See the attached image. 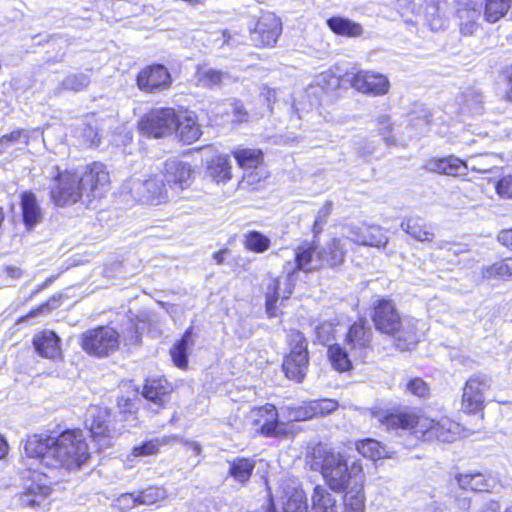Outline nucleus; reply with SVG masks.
I'll use <instances>...</instances> for the list:
<instances>
[{"label": "nucleus", "instance_id": "52", "mask_svg": "<svg viewBox=\"0 0 512 512\" xmlns=\"http://www.w3.org/2000/svg\"><path fill=\"white\" fill-rule=\"evenodd\" d=\"M28 134L25 130L17 129L10 134L3 135L0 138V154L4 153L10 146L17 143H27Z\"/></svg>", "mask_w": 512, "mask_h": 512}, {"label": "nucleus", "instance_id": "19", "mask_svg": "<svg viewBox=\"0 0 512 512\" xmlns=\"http://www.w3.org/2000/svg\"><path fill=\"white\" fill-rule=\"evenodd\" d=\"M456 481L461 489L474 492H488L496 485V478L481 472H467L456 475Z\"/></svg>", "mask_w": 512, "mask_h": 512}, {"label": "nucleus", "instance_id": "59", "mask_svg": "<svg viewBox=\"0 0 512 512\" xmlns=\"http://www.w3.org/2000/svg\"><path fill=\"white\" fill-rule=\"evenodd\" d=\"M495 189L500 197L512 199V176L509 175L500 179L496 183Z\"/></svg>", "mask_w": 512, "mask_h": 512}, {"label": "nucleus", "instance_id": "8", "mask_svg": "<svg viewBox=\"0 0 512 512\" xmlns=\"http://www.w3.org/2000/svg\"><path fill=\"white\" fill-rule=\"evenodd\" d=\"M491 386V379L485 374L470 377L463 388L462 409L466 413L480 412L484 407L485 392Z\"/></svg>", "mask_w": 512, "mask_h": 512}, {"label": "nucleus", "instance_id": "61", "mask_svg": "<svg viewBox=\"0 0 512 512\" xmlns=\"http://www.w3.org/2000/svg\"><path fill=\"white\" fill-rule=\"evenodd\" d=\"M57 307H58V300L56 298H51L47 302L41 304L35 310H32L29 315L36 316L40 313L50 312L51 310L56 309Z\"/></svg>", "mask_w": 512, "mask_h": 512}, {"label": "nucleus", "instance_id": "22", "mask_svg": "<svg viewBox=\"0 0 512 512\" xmlns=\"http://www.w3.org/2000/svg\"><path fill=\"white\" fill-rule=\"evenodd\" d=\"M111 415L106 408L95 407L90 411L86 424L94 438L112 437L114 429L111 428Z\"/></svg>", "mask_w": 512, "mask_h": 512}, {"label": "nucleus", "instance_id": "5", "mask_svg": "<svg viewBox=\"0 0 512 512\" xmlns=\"http://www.w3.org/2000/svg\"><path fill=\"white\" fill-rule=\"evenodd\" d=\"M126 188L136 201L151 205L165 203L172 196L164 179L159 175L145 181L132 178L127 182Z\"/></svg>", "mask_w": 512, "mask_h": 512}, {"label": "nucleus", "instance_id": "42", "mask_svg": "<svg viewBox=\"0 0 512 512\" xmlns=\"http://www.w3.org/2000/svg\"><path fill=\"white\" fill-rule=\"evenodd\" d=\"M191 335L192 329L189 328L185 331L181 340H179L170 350L173 363L179 368H185L187 366V350L190 347Z\"/></svg>", "mask_w": 512, "mask_h": 512}, {"label": "nucleus", "instance_id": "53", "mask_svg": "<svg viewBox=\"0 0 512 512\" xmlns=\"http://www.w3.org/2000/svg\"><path fill=\"white\" fill-rule=\"evenodd\" d=\"M309 409V402L297 407H286L283 410L284 416L289 421H305L313 418V414Z\"/></svg>", "mask_w": 512, "mask_h": 512}, {"label": "nucleus", "instance_id": "39", "mask_svg": "<svg viewBox=\"0 0 512 512\" xmlns=\"http://www.w3.org/2000/svg\"><path fill=\"white\" fill-rule=\"evenodd\" d=\"M229 79L227 72L209 68L206 70H198L196 73L197 86L203 88L220 87L226 80Z\"/></svg>", "mask_w": 512, "mask_h": 512}, {"label": "nucleus", "instance_id": "11", "mask_svg": "<svg viewBox=\"0 0 512 512\" xmlns=\"http://www.w3.org/2000/svg\"><path fill=\"white\" fill-rule=\"evenodd\" d=\"M193 170L188 163L177 159H169L164 163V174L161 176L171 195L187 188L192 183Z\"/></svg>", "mask_w": 512, "mask_h": 512}, {"label": "nucleus", "instance_id": "37", "mask_svg": "<svg viewBox=\"0 0 512 512\" xmlns=\"http://www.w3.org/2000/svg\"><path fill=\"white\" fill-rule=\"evenodd\" d=\"M500 163V158L493 153L480 154L475 156H470L465 165V171L467 169H471L474 172L478 173H489L492 172L494 168H497Z\"/></svg>", "mask_w": 512, "mask_h": 512}, {"label": "nucleus", "instance_id": "36", "mask_svg": "<svg viewBox=\"0 0 512 512\" xmlns=\"http://www.w3.org/2000/svg\"><path fill=\"white\" fill-rule=\"evenodd\" d=\"M353 235L351 240L364 246L380 247L387 242L386 238L381 234L380 226H360Z\"/></svg>", "mask_w": 512, "mask_h": 512}, {"label": "nucleus", "instance_id": "43", "mask_svg": "<svg viewBox=\"0 0 512 512\" xmlns=\"http://www.w3.org/2000/svg\"><path fill=\"white\" fill-rule=\"evenodd\" d=\"M346 241L347 239H333L328 244L327 248L322 251V255H324V265L337 266L343 262Z\"/></svg>", "mask_w": 512, "mask_h": 512}, {"label": "nucleus", "instance_id": "16", "mask_svg": "<svg viewBox=\"0 0 512 512\" xmlns=\"http://www.w3.org/2000/svg\"><path fill=\"white\" fill-rule=\"evenodd\" d=\"M352 86L367 94L375 96L384 95L389 90V81L382 74H376L370 71H359L351 79Z\"/></svg>", "mask_w": 512, "mask_h": 512}, {"label": "nucleus", "instance_id": "14", "mask_svg": "<svg viewBox=\"0 0 512 512\" xmlns=\"http://www.w3.org/2000/svg\"><path fill=\"white\" fill-rule=\"evenodd\" d=\"M255 430L266 437H274L279 434V414L272 404L253 408L248 416Z\"/></svg>", "mask_w": 512, "mask_h": 512}, {"label": "nucleus", "instance_id": "13", "mask_svg": "<svg viewBox=\"0 0 512 512\" xmlns=\"http://www.w3.org/2000/svg\"><path fill=\"white\" fill-rule=\"evenodd\" d=\"M137 86L141 91L157 93L171 86V76L167 68L156 64L144 68L137 76Z\"/></svg>", "mask_w": 512, "mask_h": 512}, {"label": "nucleus", "instance_id": "7", "mask_svg": "<svg viewBox=\"0 0 512 512\" xmlns=\"http://www.w3.org/2000/svg\"><path fill=\"white\" fill-rule=\"evenodd\" d=\"M55 182L56 185L51 189V198L58 206L74 204L85 196L81 180L76 173H60Z\"/></svg>", "mask_w": 512, "mask_h": 512}, {"label": "nucleus", "instance_id": "55", "mask_svg": "<svg viewBox=\"0 0 512 512\" xmlns=\"http://www.w3.org/2000/svg\"><path fill=\"white\" fill-rule=\"evenodd\" d=\"M405 391L420 398H425L430 393L428 384L421 378L410 379L406 384Z\"/></svg>", "mask_w": 512, "mask_h": 512}, {"label": "nucleus", "instance_id": "26", "mask_svg": "<svg viewBox=\"0 0 512 512\" xmlns=\"http://www.w3.org/2000/svg\"><path fill=\"white\" fill-rule=\"evenodd\" d=\"M290 276L285 279V288L282 291L281 282L278 278H273L270 281L268 292L266 293V311L269 317L277 316L276 302L279 299H288L292 294V286L290 283Z\"/></svg>", "mask_w": 512, "mask_h": 512}, {"label": "nucleus", "instance_id": "10", "mask_svg": "<svg viewBox=\"0 0 512 512\" xmlns=\"http://www.w3.org/2000/svg\"><path fill=\"white\" fill-rule=\"evenodd\" d=\"M282 32L280 19L272 12L263 13L254 29L250 31L251 40L257 47H273Z\"/></svg>", "mask_w": 512, "mask_h": 512}, {"label": "nucleus", "instance_id": "54", "mask_svg": "<svg viewBox=\"0 0 512 512\" xmlns=\"http://www.w3.org/2000/svg\"><path fill=\"white\" fill-rule=\"evenodd\" d=\"M334 324L332 322H322L315 326L316 341L326 345L334 339Z\"/></svg>", "mask_w": 512, "mask_h": 512}, {"label": "nucleus", "instance_id": "20", "mask_svg": "<svg viewBox=\"0 0 512 512\" xmlns=\"http://www.w3.org/2000/svg\"><path fill=\"white\" fill-rule=\"evenodd\" d=\"M309 356L308 352L290 351L285 357L282 367L287 378L301 382L308 370Z\"/></svg>", "mask_w": 512, "mask_h": 512}, {"label": "nucleus", "instance_id": "41", "mask_svg": "<svg viewBox=\"0 0 512 512\" xmlns=\"http://www.w3.org/2000/svg\"><path fill=\"white\" fill-rule=\"evenodd\" d=\"M174 440H180L178 435L156 437L154 439L143 442L133 447L132 454L134 456H150L158 453L159 448L163 445L170 444Z\"/></svg>", "mask_w": 512, "mask_h": 512}, {"label": "nucleus", "instance_id": "30", "mask_svg": "<svg viewBox=\"0 0 512 512\" xmlns=\"http://www.w3.org/2000/svg\"><path fill=\"white\" fill-rule=\"evenodd\" d=\"M37 353L46 358H55L60 354L59 338L53 331H43L33 339Z\"/></svg>", "mask_w": 512, "mask_h": 512}, {"label": "nucleus", "instance_id": "38", "mask_svg": "<svg viewBox=\"0 0 512 512\" xmlns=\"http://www.w3.org/2000/svg\"><path fill=\"white\" fill-rule=\"evenodd\" d=\"M342 512H365V497L363 482L356 484L346 491L343 499Z\"/></svg>", "mask_w": 512, "mask_h": 512}, {"label": "nucleus", "instance_id": "18", "mask_svg": "<svg viewBox=\"0 0 512 512\" xmlns=\"http://www.w3.org/2000/svg\"><path fill=\"white\" fill-rule=\"evenodd\" d=\"M420 321L405 317L400 319V326L392 335L396 341V346L400 350H410L420 339L419 334Z\"/></svg>", "mask_w": 512, "mask_h": 512}, {"label": "nucleus", "instance_id": "51", "mask_svg": "<svg viewBox=\"0 0 512 512\" xmlns=\"http://www.w3.org/2000/svg\"><path fill=\"white\" fill-rule=\"evenodd\" d=\"M267 178V171L260 167L252 171L244 172L241 185L243 187H250L251 189H258L261 182Z\"/></svg>", "mask_w": 512, "mask_h": 512}, {"label": "nucleus", "instance_id": "27", "mask_svg": "<svg viewBox=\"0 0 512 512\" xmlns=\"http://www.w3.org/2000/svg\"><path fill=\"white\" fill-rule=\"evenodd\" d=\"M425 168L431 172L450 176L465 174L464 161L454 156L429 159L425 164Z\"/></svg>", "mask_w": 512, "mask_h": 512}, {"label": "nucleus", "instance_id": "25", "mask_svg": "<svg viewBox=\"0 0 512 512\" xmlns=\"http://www.w3.org/2000/svg\"><path fill=\"white\" fill-rule=\"evenodd\" d=\"M171 386L167 380L158 378L147 380L144 389L143 396L158 408H163L169 400L171 393Z\"/></svg>", "mask_w": 512, "mask_h": 512}, {"label": "nucleus", "instance_id": "64", "mask_svg": "<svg viewBox=\"0 0 512 512\" xmlns=\"http://www.w3.org/2000/svg\"><path fill=\"white\" fill-rule=\"evenodd\" d=\"M498 241L502 245L512 249V227L500 231L498 234Z\"/></svg>", "mask_w": 512, "mask_h": 512}, {"label": "nucleus", "instance_id": "50", "mask_svg": "<svg viewBox=\"0 0 512 512\" xmlns=\"http://www.w3.org/2000/svg\"><path fill=\"white\" fill-rule=\"evenodd\" d=\"M269 244L270 240L256 231L249 233L245 240L246 248L256 253L265 251L269 247Z\"/></svg>", "mask_w": 512, "mask_h": 512}, {"label": "nucleus", "instance_id": "34", "mask_svg": "<svg viewBox=\"0 0 512 512\" xmlns=\"http://www.w3.org/2000/svg\"><path fill=\"white\" fill-rule=\"evenodd\" d=\"M21 209L24 224H38L44 220L42 209L36 196L30 191H25L21 194Z\"/></svg>", "mask_w": 512, "mask_h": 512}, {"label": "nucleus", "instance_id": "3", "mask_svg": "<svg viewBox=\"0 0 512 512\" xmlns=\"http://www.w3.org/2000/svg\"><path fill=\"white\" fill-rule=\"evenodd\" d=\"M311 457V468L319 470L328 487L335 492L345 491L364 480L362 465L358 460L349 462L344 454L326 445H316Z\"/></svg>", "mask_w": 512, "mask_h": 512}, {"label": "nucleus", "instance_id": "56", "mask_svg": "<svg viewBox=\"0 0 512 512\" xmlns=\"http://www.w3.org/2000/svg\"><path fill=\"white\" fill-rule=\"evenodd\" d=\"M406 233L417 241H430L434 237L431 226H406Z\"/></svg>", "mask_w": 512, "mask_h": 512}, {"label": "nucleus", "instance_id": "4", "mask_svg": "<svg viewBox=\"0 0 512 512\" xmlns=\"http://www.w3.org/2000/svg\"><path fill=\"white\" fill-rule=\"evenodd\" d=\"M119 333L109 326L85 331L80 337L82 349L89 355L104 358L119 348Z\"/></svg>", "mask_w": 512, "mask_h": 512}, {"label": "nucleus", "instance_id": "9", "mask_svg": "<svg viewBox=\"0 0 512 512\" xmlns=\"http://www.w3.org/2000/svg\"><path fill=\"white\" fill-rule=\"evenodd\" d=\"M79 179L81 180L87 202L102 196L110 187L109 173L101 163H93L81 177L79 176Z\"/></svg>", "mask_w": 512, "mask_h": 512}, {"label": "nucleus", "instance_id": "63", "mask_svg": "<svg viewBox=\"0 0 512 512\" xmlns=\"http://www.w3.org/2000/svg\"><path fill=\"white\" fill-rule=\"evenodd\" d=\"M505 75V98L512 101V66L507 68L504 72Z\"/></svg>", "mask_w": 512, "mask_h": 512}, {"label": "nucleus", "instance_id": "1", "mask_svg": "<svg viewBox=\"0 0 512 512\" xmlns=\"http://www.w3.org/2000/svg\"><path fill=\"white\" fill-rule=\"evenodd\" d=\"M24 451L50 468L79 469L90 457L81 430H66L58 436L32 434L24 442Z\"/></svg>", "mask_w": 512, "mask_h": 512}, {"label": "nucleus", "instance_id": "6", "mask_svg": "<svg viewBox=\"0 0 512 512\" xmlns=\"http://www.w3.org/2000/svg\"><path fill=\"white\" fill-rule=\"evenodd\" d=\"M177 114L172 108H159L150 111L139 121L138 128L143 135L161 138L174 132Z\"/></svg>", "mask_w": 512, "mask_h": 512}, {"label": "nucleus", "instance_id": "49", "mask_svg": "<svg viewBox=\"0 0 512 512\" xmlns=\"http://www.w3.org/2000/svg\"><path fill=\"white\" fill-rule=\"evenodd\" d=\"M338 402L333 399H321L309 402V409L313 417L323 416L332 413L338 408Z\"/></svg>", "mask_w": 512, "mask_h": 512}, {"label": "nucleus", "instance_id": "29", "mask_svg": "<svg viewBox=\"0 0 512 512\" xmlns=\"http://www.w3.org/2000/svg\"><path fill=\"white\" fill-rule=\"evenodd\" d=\"M238 166L245 172L252 171L262 167L264 157L260 149L236 147L232 151Z\"/></svg>", "mask_w": 512, "mask_h": 512}, {"label": "nucleus", "instance_id": "46", "mask_svg": "<svg viewBox=\"0 0 512 512\" xmlns=\"http://www.w3.org/2000/svg\"><path fill=\"white\" fill-rule=\"evenodd\" d=\"M90 84V78L87 74L79 72V73H71L68 74L63 81L61 82V86L59 91L61 90H71V91H81L88 87Z\"/></svg>", "mask_w": 512, "mask_h": 512}, {"label": "nucleus", "instance_id": "33", "mask_svg": "<svg viewBox=\"0 0 512 512\" xmlns=\"http://www.w3.org/2000/svg\"><path fill=\"white\" fill-rule=\"evenodd\" d=\"M311 501V512H339L337 500L321 485L314 487Z\"/></svg>", "mask_w": 512, "mask_h": 512}, {"label": "nucleus", "instance_id": "58", "mask_svg": "<svg viewBox=\"0 0 512 512\" xmlns=\"http://www.w3.org/2000/svg\"><path fill=\"white\" fill-rule=\"evenodd\" d=\"M115 505L121 510L126 511L139 505L138 493H125L121 494L115 501Z\"/></svg>", "mask_w": 512, "mask_h": 512}, {"label": "nucleus", "instance_id": "32", "mask_svg": "<svg viewBox=\"0 0 512 512\" xmlns=\"http://www.w3.org/2000/svg\"><path fill=\"white\" fill-rule=\"evenodd\" d=\"M228 464V475L242 485L249 481L256 466L254 459L245 457H236L228 460Z\"/></svg>", "mask_w": 512, "mask_h": 512}, {"label": "nucleus", "instance_id": "17", "mask_svg": "<svg viewBox=\"0 0 512 512\" xmlns=\"http://www.w3.org/2000/svg\"><path fill=\"white\" fill-rule=\"evenodd\" d=\"M51 491L49 478L43 473L34 471L31 476V483L26 487L20 499L22 504L33 507L39 505L42 500L50 495Z\"/></svg>", "mask_w": 512, "mask_h": 512}, {"label": "nucleus", "instance_id": "35", "mask_svg": "<svg viewBox=\"0 0 512 512\" xmlns=\"http://www.w3.org/2000/svg\"><path fill=\"white\" fill-rule=\"evenodd\" d=\"M207 175L217 183L226 182L232 177V166L228 155H217L207 164Z\"/></svg>", "mask_w": 512, "mask_h": 512}, {"label": "nucleus", "instance_id": "2", "mask_svg": "<svg viewBox=\"0 0 512 512\" xmlns=\"http://www.w3.org/2000/svg\"><path fill=\"white\" fill-rule=\"evenodd\" d=\"M372 418L387 430H402L423 441L438 440L452 442L456 439L459 426L448 418L436 421L425 416H419L411 410L373 409Z\"/></svg>", "mask_w": 512, "mask_h": 512}, {"label": "nucleus", "instance_id": "15", "mask_svg": "<svg viewBox=\"0 0 512 512\" xmlns=\"http://www.w3.org/2000/svg\"><path fill=\"white\" fill-rule=\"evenodd\" d=\"M400 319L392 301L380 299L374 303L373 321L380 332L393 335L400 326Z\"/></svg>", "mask_w": 512, "mask_h": 512}, {"label": "nucleus", "instance_id": "23", "mask_svg": "<svg viewBox=\"0 0 512 512\" xmlns=\"http://www.w3.org/2000/svg\"><path fill=\"white\" fill-rule=\"evenodd\" d=\"M296 268L304 272L317 270L324 266V255L311 244L299 246L295 252Z\"/></svg>", "mask_w": 512, "mask_h": 512}, {"label": "nucleus", "instance_id": "44", "mask_svg": "<svg viewBox=\"0 0 512 512\" xmlns=\"http://www.w3.org/2000/svg\"><path fill=\"white\" fill-rule=\"evenodd\" d=\"M356 448L361 455L372 460L388 457L386 448L373 439L359 441Z\"/></svg>", "mask_w": 512, "mask_h": 512}, {"label": "nucleus", "instance_id": "48", "mask_svg": "<svg viewBox=\"0 0 512 512\" xmlns=\"http://www.w3.org/2000/svg\"><path fill=\"white\" fill-rule=\"evenodd\" d=\"M140 505H152L167 497L166 490L161 487H149L138 493Z\"/></svg>", "mask_w": 512, "mask_h": 512}, {"label": "nucleus", "instance_id": "62", "mask_svg": "<svg viewBox=\"0 0 512 512\" xmlns=\"http://www.w3.org/2000/svg\"><path fill=\"white\" fill-rule=\"evenodd\" d=\"M331 209H332V203L326 202L324 204V206L319 209L318 214H317L316 219L313 224H322L323 222H325L331 213Z\"/></svg>", "mask_w": 512, "mask_h": 512}, {"label": "nucleus", "instance_id": "40", "mask_svg": "<svg viewBox=\"0 0 512 512\" xmlns=\"http://www.w3.org/2000/svg\"><path fill=\"white\" fill-rule=\"evenodd\" d=\"M75 133L82 146L92 147L100 144L101 136L99 134V127L96 120L93 122L82 123L77 127Z\"/></svg>", "mask_w": 512, "mask_h": 512}, {"label": "nucleus", "instance_id": "28", "mask_svg": "<svg viewBox=\"0 0 512 512\" xmlns=\"http://www.w3.org/2000/svg\"><path fill=\"white\" fill-rule=\"evenodd\" d=\"M328 358L331 362L332 367L339 372L349 371L354 363H358L359 360L352 355V350L344 344L330 345L328 348Z\"/></svg>", "mask_w": 512, "mask_h": 512}, {"label": "nucleus", "instance_id": "57", "mask_svg": "<svg viewBox=\"0 0 512 512\" xmlns=\"http://www.w3.org/2000/svg\"><path fill=\"white\" fill-rule=\"evenodd\" d=\"M289 345L291 346V351L300 352H308L307 350V341L304 334L298 330H291L288 334Z\"/></svg>", "mask_w": 512, "mask_h": 512}, {"label": "nucleus", "instance_id": "21", "mask_svg": "<svg viewBox=\"0 0 512 512\" xmlns=\"http://www.w3.org/2000/svg\"><path fill=\"white\" fill-rule=\"evenodd\" d=\"M177 137L184 144H192L197 141L202 131L196 117L188 112L177 114L175 130Z\"/></svg>", "mask_w": 512, "mask_h": 512}, {"label": "nucleus", "instance_id": "31", "mask_svg": "<svg viewBox=\"0 0 512 512\" xmlns=\"http://www.w3.org/2000/svg\"><path fill=\"white\" fill-rule=\"evenodd\" d=\"M332 32L339 36L358 38L363 36L364 29L361 24L345 17H331L326 21Z\"/></svg>", "mask_w": 512, "mask_h": 512}, {"label": "nucleus", "instance_id": "12", "mask_svg": "<svg viewBox=\"0 0 512 512\" xmlns=\"http://www.w3.org/2000/svg\"><path fill=\"white\" fill-rule=\"evenodd\" d=\"M372 331L366 322H355L349 329L345 345L352 350V355L363 363L371 351Z\"/></svg>", "mask_w": 512, "mask_h": 512}, {"label": "nucleus", "instance_id": "24", "mask_svg": "<svg viewBox=\"0 0 512 512\" xmlns=\"http://www.w3.org/2000/svg\"><path fill=\"white\" fill-rule=\"evenodd\" d=\"M282 509L283 512H308L306 494L295 481L284 489Z\"/></svg>", "mask_w": 512, "mask_h": 512}, {"label": "nucleus", "instance_id": "60", "mask_svg": "<svg viewBox=\"0 0 512 512\" xmlns=\"http://www.w3.org/2000/svg\"><path fill=\"white\" fill-rule=\"evenodd\" d=\"M377 122L379 125L384 126L383 128L380 129V131H381V135H382L385 143L388 145H395L396 144L395 138L388 135V133H389V125H388L389 117L388 116H380L377 119Z\"/></svg>", "mask_w": 512, "mask_h": 512}, {"label": "nucleus", "instance_id": "45", "mask_svg": "<svg viewBox=\"0 0 512 512\" xmlns=\"http://www.w3.org/2000/svg\"><path fill=\"white\" fill-rule=\"evenodd\" d=\"M511 0H486L485 18L488 22L495 23L503 17L510 7Z\"/></svg>", "mask_w": 512, "mask_h": 512}, {"label": "nucleus", "instance_id": "47", "mask_svg": "<svg viewBox=\"0 0 512 512\" xmlns=\"http://www.w3.org/2000/svg\"><path fill=\"white\" fill-rule=\"evenodd\" d=\"M486 278H512V258L495 262L484 271Z\"/></svg>", "mask_w": 512, "mask_h": 512}]
</instances>
